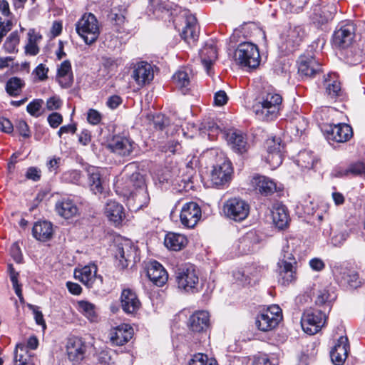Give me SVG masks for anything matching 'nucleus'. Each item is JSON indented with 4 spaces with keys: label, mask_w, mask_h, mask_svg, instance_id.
<instances>
[{
    "label": "nucleus",
    "mask_w": 365,
    "mask_h": 365,
    "mask_svg": "<svg viewBox=\"0 0 365 365\" xmlns=\"http://www.w3.org/2000/svg\"><path fill=\"white\" fill-rule=\"evenodd\" d=\"M147 275L158 287H163L168 279V274L163 265L157 261L151 262L148 267Z\"/></svg>",
    "instance_id": "25"
},
{
    "label": "nucleus",
    "mask_w": 365,
    "mask_h": 365,
    "mask_svg": "<svg viewBox=\"0 0 365 365\" xmlns=\"http://www.w3.org/2000/svg\"><path fill=\"white\" fill-rule=\"evenodd\" d=\"M133 335V328L128 324H122L110 330L109 337L113 344L123 346L132 339Z\"/></svg>",
    "instance_id": "22"
},
{
    "label": "nucleus",
    "mask_w": 365,
    "mask_h": 365,
    "mask_svg": "<svg viewBox=\"0 0 365 365\" xmlns=\"http://www.w3.org/2000/svg\"><path fill=\"white\" fill-rule=\"evenodd\" d=\"M335 299L336 295L334 293H330L329 290L324 288L318 291L316 299V304L318 305H324L327 303L329 304Z\"/></svg>",
    "instance_id": "53"
},
{
    "label": "nucleus",
    "mask_w": 365,
    "mask_h": 365,
    "mask_svg": "<svg viewBox=\"0 0 365 365\" xmlns=\"http://www.w3.org/2000/svg\"><path fill=\"white\" fill-rule=\"evenodd\" d=\"M250 212L249 205L239 198L230 200V219L236 222L244 220Z\"/></svg>",
    "instance_id": "29"
},
{
    "label": "nucleus",
    "mask_w": 365,
    "mask_h": 365,
    "mask_svg": "<svg viewBox=\"0 0 365 365\" xmlns=\"http://www.w3.org/2000/svg\"><path fill=\"white\" fill-rule=\"evenodd\" d=\"M48 68L41 63L34 71L32 74L39 81H44L48 78Z\"/></svg>",
    "instance_id": "58"
},
{
    "label": "nucleus",
    "mask_w": 365,
    "mask_h": 365,
    "mask_svg": "<svg viewBox=\"0 0 365 365\" xmlns=\"http://www.w3.org/2000/svg\"><path fill=\"white\" fill-rule=\"evenodd\" d=\"M86 346L81 339L78 337L70 338L66 345L68 359L78 363L84 359Z\"/></svg>",
    "instance_id": "23"
},
{
    "label": "nucleus",
    "mask_w": 365,
    "mask_h": 365,
    "mask_svg": "<svg viewBox=\"0 0 365 365\" xmlns=\"http://www.w3.org/2000/svg\"><path fill=\"white\" fill-rule=\"evenodd\" d=\"M110 19L113 22V30L118 34H128V29L124 27L125 17L121 13L111 11Z\"/></svg>",
    "instance_id": "48"
},
{
    "label": "nucleus",
    "mask_w": 365,
    "mask_h": 365,
    "mask_svg": "<svg viewBox=\"0 0 365 365\" xmlns=\"http://www.w3.org/2000/svg\"><path fill=\"white\" fill-rule=\"evenodd\" d=\"M136 144L133 140L121 136L115 137L108 145L113 153L123 157L130 156Z\"/></svg>",
    "instance_id": "21"
},
{
    "label": "nucleus",
    "mask_w": 365,
    "mask_h": 365,
    "mask_svg": "<svg viewBox=\"0 0 365 365\" xmlns=\"http://www.w3.org/2000/svg\"><path fill=\"white\" fill-rule=\"evenodd\" d=\"M326 322L325 314L320 310L314 308H309L304 310L302 319L301 324L303 330L313 335L320 331Z\"/></svg>",
    "instance_id": "8"
},
{
    "label": "nucleus",
    "mask_w": 365,
    "mask_h": 365,
    "mask_svg": "<svg viewBox=\"0 0 365 365\" xmlns=\"http://www.w3.org/2000/svg\"><path fill=\"white\" fill-rule=\"evenodd\" d=\"M317 159L314 156L313 153L309 150H303L299 152L297 159L296 160L298 166L302 169L310 170L314 168Z\"/></svg>",
    "instance_id": "43"
},
{
    "label": "nucleus",
    "mask_w": 365,
    "mask_h": 365,
    "mask_svg": "<svg viewBox=\"0 0 365 365\" xmlns=\"http://www.w3.org/2000/svg\"><path fill=\"white\" fill-rule=\"evenodd\" d=\"M326 138L328 140L336 143L348 141L353 135V130L350 125L346 123L329 125L325 130Z\"/></svg>",
    "instance_id": "15"
},
{
    "label": "nucleus",
    "mask_w": 365,
    "mask_h": 365,
    "mask_svg": "<svg viewBox=\"0 0 365 365\" xmlns=\"http://www.w3.org/2000/svg\"><path fill=\"white\" fill-rule=\"evenodd\" d=\"M267 155L266 161L274 168L279 166L283 160L282 149L280 138H270L266 141Z\"/></svg>",
    "instance_id": "16"
},
{
    "label": "nucleus",
    "mask_w": 365,
    "mask_h": 365,
    "mask_svg": "<svg viewBox=\"0 0 365 365\" xmlns=\"http://www.w3.org/2000/svg\"><path fill=\"white\" fill-rule=\"evenodd\" d=\"M135 83L140 87L149 84L154 78V72L152 66L145 61L137 63L131 75Z\"/></svg>",
    "instance_id": "17"
},
{
    "label": "nucleus",
    "mask_w": 365,
    "mask_h": 365,
    "mask_svg": "<svg viewBox=\"0 0 365 365\" xmlns=\"http://www.w3.org/2000/svg\"><path fill=\"white\" fill-rule=\"evenodd\" d=\"M181 16L183 18L184 26L180 36L187 43H195L198 39L200 34L197 19L189 11H185Z\"/></svg>",
    "instance_id": "13"
},
{
    "label": "nucleus",
    "mask_w": 365,
    "mask_h": 365,
    "mask_svg": "<svg viewBox=\"0 0 365 365\" xmlns=\"http://www.w3.org/2000/svg\"><path fill=\"white\" fill-rule=\"evenodd\" d=\"M7 271L9 274L10 279L11 281L13 288L15 291L16 294L21 300L23 298L21 284L19 282V273L16 272L12 264H8Z\"/></svg>",
    "instance_id": "49"
},
{
    "label": "nucleus",
    "mask_w": 365,
    "mask_h": 365,
    "mask_svg": "<svg viewBox=\"0 0 365 365\" xmlns=\"http://www.w3.org/2000/svg\"><path fill=\"white\" fill-rule=\"evenodd\" d=\"M78 309L91 322L98 321V315L96 311V306L86 300L78 301Z\"/></svg>",
    "instance_id": "42"
},
{
    "label": "nucleus",
    "mask_w": 365,
    "mask_h": 365,
    "mask_svg": "<svg viewBox=\"0 0 365 365\" xmlns=\"http://www.w3.org/2000/svg\"><path fill=\"white\" fill-rule=\"evenodd\" d=\"M32 233L37 240L46 242L51 239L53 236V225L48 221L36 222L33 227Z\"/></svg>",
    "instance_id": "35"
},
{
    "label": "nucleus",
    "mask_w": 365,
    "mask_h": 365,
    "mask_svg": "<svg viewBox=\"0 0 365 365\" xmlns=\"http://www.w3.org/2000/svg\"><path fill=\"white\" fill-rule=\"evenodd\" d=\"M87 120L92 125H98L102 120V115L97 110L91 108L87 113Z\"/></svg>",
    "instance_id": "61"
},
{
    "label": "nucleus",
    "mask_w": 365,
    "mask_h": 365,
    "mask_svg": "<svg viewBox=\"0 0 365 365\" xmlns=\"http://www.w3.org/2000/svg\"><path fill=\"white\" fill-rule=\"evenodd\" d=\"M202 216L201 208L197 202L185 203L181 210L180 219L182 225L187 228H193Z\"/></svg>",
    "instance_id": "14"
},
{
    "label": "nucleus",
    "mask_w": 365,
    "mask_h": 365,
    "mask_svg": "<svg viewBox=\"0 0 365 365\" xmlns=\"http://www.w3.org/2000/svg\"><path fill=\"white\" fill-rule=\"evenodd\" d=\"M24 86L25 83L21 78L11 77L7 81L5 89L9 96L16 97L21 93Z\"/></svg>",
    "instance_id": "44"
},
{
    "label": "nucleus",
    "mask_w": 365,
    "mask_h": 365,
    "mask_svg": "<svg viewBox=\"0 0 365 365\" xmlns=\"http://www.w3.org/2000/svg\"><path fill=\"white\" fill-rule=\"evenodd\" d=\"M31 360V355L27 347L24 344H17L14 352L16 365H26Z\"/></svg>",
    "instance_id": "47"
},
{
    "label": "nucleus",
    "mask_w": 365,
    "mask_h": 365,
    "mask_svg": "<svg viewBox=\"0 0 365 365\" xmlns=\"http://www.w3.org/2000/svg\"><path fill=\"white\" fill-rule=\"evenodd\" d=\"M108 218L118 225L125 217L123 207L115 201H110L106 204V211Z\"/></svg>",
    "instance_id": "37"
},
{
    "label": "nucleus",
    "mask_w": 365,
    "mask_h": 365,
    "mask_svg": "<svg viewBox=\"0 0 365 365\" xmlns=\"http://www.w3.org/2000/svg\"><path fill=\"white\" fill-rule=\"evenodd\" d=\"M341 280L344 284H349L351 287H357L360 285L359 274L354 270L344 269L343 271Z\"/></svg>",
    "instance_id": "50"
},
{
    "label": "nucleus",
    "mask_w": 365,
    "mask_h": 365,
    "mask_svg": "<svg viewBox=\"0 0 365 365\" xmlns=\"http://www.w3.org/2000/svg\"><path fill=\"white\" fill-rule=\"evenodd\" d=\"M210 180L217 187L223 186L228 181V161L217 163L212 167Z\"/></svg>",
    "instance_id": "31"
},
{
    "label": "nucleus",
    "mask_w": 365,
    "mask_h": 365,
    "mask_svg": "<svg viewBox=\"0 0 365 365\" xmlns=\"http://www.w3.org/2000/svg\"><path fill=\"white\" fill-rule=\"evenodd\" d=\"M178 287L187 293L200 292L201 284L196 267L192 264H185L178 268L176 272Z\"/></svg>",
    "instance_id": "3"
},
{
    "label": "nucleus",
    "mask_w": 365,
    "mask_h": 365,
    "mask_svg": "<svg viewBox=\"0 0 365 365\" xmlns=\"http://www.w3.org/2000/svg\"><path fill=\"white\" fill-rule=\"evenodd\" d=\"M260 237L255 231H250L240 238L237 250L240 254L247 255L253 250L254 245L258 244Z\"/></svg>",
    "instance_id": "33"
},
{
    "label": "nucleus",
    "mask_w": 365,
    "mask_h": 365,
    "mask_svg": "<svg viewBox=\"0 0 365 365\" xmlns=\"http://www.w3.org/2000/svg\"><path fill=\"white\" fill-rule=\"evenodd\" d=\"M234 279L242 286H247L252 284V279L248 275L245 274V271L238 269L233 272L232 274Z\"/></svg>",
    "instance_id": "57"
},
{
    "label": "nucleus",
    "mask_w": 365,
    "mask_h": 365,
    "mask_svg": "<svg viewBox=\"0 0 365 365\" xmlns=\"http://www.w3.org/2000/svg\"><path fill=\"white\" fill-rule=\"evenodd\" d=\"M349 351V342L346 336H340L337 343L330 352L332 362L336 365H341L346 360Z\"/></svg>",
    "instance_id": "30"
},
{
    "label": "nucleus",
    "mask_w": 365,
    "mask_h": 365,
    "mask_svg": "<svg viewBox=\"0 0 365 365\" xmlns=\"http://www.w3.org/2000/svg\"><path fill=\"white\" fill-rule=\"evenodd\" d=\"M43 104L42 99H34L26 106L27 112L32 116L38 118L41 115V108Z\"/></svg>",
    "instance_id": "55"
},
{
    "label": "nucleus",
    "mask_w": 365,
    "mask_h": 365,
    "mask_svg": "<svg viewBox=\"0 0 365 365\" xmlns=\"http://www.w3.org/2000/svg\"><path fill=\"white\" fill-rule=\"evenodd\" d=\"M98 268L94 264L84 266L83 268L76 269L75 278L78 279L88 288H95L103 284V277L97 275Z\"/></svg>",
    "instance_id": "11"
},
{
    "label": "nucleus",
    "mask_w": 365,
    "mask_h": 365,
    "mask_svg": "<svg viewBox=\"0 0 365 365\" xmlns=\"http://www.w3.org/2000/svg\"><path fill=\"white\" fill-rule=\"evenodd\" d=\"M173 83L180 89L187 88L190 84V78L187 72L182 70L177 71L173 76Z\"/></svg>",
    "instance_id": "52"
},
{
    "label": "nucleus",
    "mask_w": 365,
    "mask_h": 365,
    "mask_svg": "<svg viewBox=\"0 0 365 365\" xmlns=\"http://www.w3.org/2000/svg\"><path fill=\"white\" fill-rule=\"evenodd\" d=\"M138 249L128 239H123L115 245V257L118 260L121 269L128 267L130 263L140 260Z\"/></svg>",
    "instance_id": "6"
},
{
    "label": "nucleus",
    "mask_w": 365,
    "mask_h": 365,
    "mask_svg": "<svg viewBox=\"0 0 365 365\" xmlns=\"http://www.w3.org/2000/svg\"><path fill=\"white\" fill-rule=\"evenodd\" d=\"M252 365H274L265 354H258L253 356Z\"/></svg>",
    "instance_id": "60"
},
{
    "label": "nucleus",
    "mask_w": 365,
    "mask_h": 365,
    "mask_svg": "<svg viewBox=\"0 0 365 365\" xmlns=\"http://www.w3.org/2000/svg\"><path fill=\"white\" fill-rule=\"evenodd\" d=\"M88 185L95 195L102 194L105 190V180L98 168L90 167L86 170Z\"/></svg>",
    "instance_id": "24"
},
{
    "label": "nucleus",
    "mask_w": 365,
    "mask_h": 365,
    "mask_svg": "<svg viewBox=\"0 0 365 365\" xmlns=\"http://www.w3.org/2000/svg\"><path fill=\"white\" fill-rule=\"evenodd\" d=\"M128 200L134 201L136 209L147 207L150 202V196L145 183L138 188L137 191H135L134 194L132 195Z\"/></svg>",
    "instance_id": "41"
},
{
    "label": "nucleus",
    "mask_w": 365,
    "mask_h": 365,
    "mask_svg": "<svg viewBox=\"0 0 365 365\" xmlns=\"http://www.w3.org/2000/svg\"><path fill=\"white\" fill-rule=\"evenodd\" d=\"M230 145L232 150L240 156L238 165V169L240 170L243 166V155L249 148L247 135L241 131L235 130L230 137Z\"/></svg>",
    "instance_id": "19"
},
{
    "label": "nucleus",
    "mask_w": 365,
    "mask_h": 365,
    "mask_svg": "<svg viewBox=\"0 0 365 365\" xmlns=\"http://www.w3.org/2000/svg\"><path fill=\"white\" fill-rule=\"evenodd\" d=\"M359 38L353 46L346 51L347 61L356 64L365 59V28L359 32Z\"/></svg>",
    "instance_id": "20"
},
{
    "label": "nucleus",
    "mask_w": 365,
    "mask_h": 365,
    "mask_svg": "<svg viewBox=\"0 0 365 365\" xmlns=\"http://www.w3.org/2000/svg\"><path fill=\"white\" fill-rule=\"evenodd\" d=\"M201 62L205 67V69L209 76H212V65L217 58V51L213 42H207L204 47L200 50V53Z\"/></svg>",
    "instance_id": "26"
},
{
    "label": "nucleus",
    "mask_w": 365,
    "mask_h": 365,
    "mask_svg": "<svg viewBox=\"0 0 365 365\" xmlns=\"http://www.w3.org/2000/svg\"><path fill=\"white\" fill-rule=\"evenodd\" d=\"M307 51V54L299 56L298 63V72L301 76L305 77H314L317 73L321 71L322 65L316 60L312 52L314 48V43L312 44Z\"/></svg>",
    "instance_id": "10"
},
{
    "label": "nucleus",
    "mask_w": 365,
    "mask_h": 365,
    "mask_svg": "<svg viewBox=\"0 0 365 365\" xmlns=\"http://www.w3.org/2000/svg\"><path fill=\"white\" fill-rule=\"evenodd\" d=\"M56 80L62 88H70L73 82L71 63L70 61H63L57 69Z\"/></svg>",
    "instance_id": "32"
},
{
    "label": "nucleus",
    "mask_w": 365,
    "mask_h": 365,
    "mask_svg": "<svg viewBox=\"0 0 365 365\" xmlns=\"http://www.w3.org/2000/svg\"><path fill=\"white\" fill-rule=\"evenodd\" d=\"M120 307L128 315L135 316L141 308V302L135 291L131 288H124L120 297Z\"/></svg>",
    "instance_id": "12"
},
{
    "label": "nucleus",
    "mask_w": 365,
    "mask_h": 365,
    "mask_svg": "<svg viewBox=\"0 0 365 365\" xmlns=\"http://www.w3.org/2000/svg\"><path fill=\"white\" fill-rule=\"evenodd\" d=\"M349 237V233L347 230L341 231L331 237V243L334 246L341 245Z\"/></svg>",
    "instance_id": "63"
},
{
    "label": "nucleus",
    "mask_w": 365,
    "mask_h": 365,
    "mask_svg": "<svg viewBox=\"0 0 365 365\" xmlns=\"http://www.w3.org/2000/svg\"><path fill=\"white\" fill-rule=\"evenodd\" d=\"M187 243V237L181 234L169 232L165 235L164 244L169 250L179 251Z\"/></svg>",
    "instance_id": "38"
},
{
    "label": "nucleus",
    "mask_w": 365,
    "mask_h": 365,
    "mask_svg": "<svg viewBox=\"0 0 365 365\" xmlns=\"http://www.w3.org/2000/svg\"><path fill=\"white\" fill-rule=\"evenodd\" d=\"M273 222L280 230L286 228L288 225L289 217L287 209L284 205H279L272 211Z\"/></svg>",
    "instance_id": "40"
},
{
    "label": "nucleus",
    "mask_w": 365,
    "mask_h": 365,
    "mask_svg": "<svg viewBox=\"0 0 365 365\" xmlns=\"http://www.w3.org/2000/svg\"><path fill=\"white\" fill-rule=\"evenodd\" d=\"M153 123L155 129L162 130L168 125V119L164 115L158 113L153 116Z\"/></svg>",
    "instance_id": "59"
},
{
    "label": "nucleus",
    "mask_w": 365,
    "mask_h": 365,
    "mask_svg": "<svg viewBox=\"0 0 365 365\" xmlns=\"http://www.w3.org/2000/svg\"><path fill=\"white\" fill-rule=\"evenodd\" d=\"M0 19L1 21L4 22V24L6 21H9L11 27L13 28L14 16L10 10L9 4L6 0H0Z\"/></svg>",
    "instance_id": "51"
},
{
    "label": "nucleus",
    "mask_w": 365,
    "mask_h": 365,
    "mask_svg": "<svg viewBox=\"0 0 365 365\" xmlns=\"http://www.w3.org/2000/svg\"><path fill=\"white\" fill-rule=\"evenodd\" d=\"M356 32L357 26L354 22H341L333 34V45L336 48L349 50L356 42Z\"/></svg>",
    "instance_id": "5"
},
{
    "label": "nucleus",
    "mask_w": 365,
    "mask_h": 365,
    "mask_svg": "<svg viewBox=\"0 0 365 365\" xmlns=\"http://www.w3.org/2000/svg\"><path fill=\"white\" fill-rule=\"evenodd\" d=\"M325 94L331 101L336 99L342 96L341 83L338 81L328 80L325 81Z\"/></svg>",
    "instance_id": "46"
},
{
    "label": "nucleus",
    "mask_w": 365,
    "mask_h": 365,
    "mask_svg": "<svg viewBox=\"0 0 365 365\" xmlns=\"http://www.w3.org/2000/svg\"><path fill=\"white\" fill-rule=\"evenodd\" d=\"M21 36L19 31H12L6 38L3 48L8 53H15L18 52V46L20 43Z\"/></svg>",
    "instance_id": "45"
},
{
    "label": "nucleus",
    "mask_w": 365,
    "mask_h": 365,
    "mask_svg": "<svg viewBox=\"0 0 365 365\" xmlns=\"http://www.w3.org/2000/svg\"><path fill=\"white\" fill-rule=\"evenodd\" d=\"M63 178L66 181L73 184H79L81 182V172L76 170L68 171L63 175Z\"/></svg>",
    "instance_id": "62"
},
{
    "label": "nucleus",
    "mask_w": 365,
    "mask_h": 365,
    "mask_svg": "<svg viewBox=\"0 0 365 365\" xmlns=\"http://www.w3.org/2000/svg\"><path fill=\"white\" fill-rule=\"evenodd\" d=\"M252 184L256 190L265 196L270 195L277 191L276 183L265 176L253 177Z\"/></svg>",
    "instance_id": "34"
},
{
    "label": "nucleus",
    "mask_w": 365,
    "mask_h": 365,
    "mask_svg": "<svg viewBox=\"0 0 365 365\" xmlns=\"http://www.w3.org/2000/svg\"><path fill=\"white\" fill-rule=\"evenodd\" d=\"M145 183L143 176L138 172L133 173L130 176L123 177L115 185L117 192L130 198L138 188Z\"/></svg>",
    "instance_id": "9"
},
{
    "label": "nucleus",
    "mask_w": 365,
    "mask_h": 365,
    "mask_svg": "<svg viewBox=\"0 0 365 365\" xmlns=\"http://www.w3.org/2000/svg\"><path fill=\"white\" fill-rule=\"evenodd\" d=\"M258 47L248 41H241L233 55V61L240 68L250 71L257 68L260 63Z\"/></svg>",
    "instance_id": "2"
},
{
    "label": "nucleus",
    "mask_w": 365,
    "mask_h": 365,
    "mask_svg": "<svg viewBox=\"0 0 365 365\" xmlns=\"http://www.w3.org/2000/svg\"><path fill=\"white\" fill-rule=\"evenodd\" d=\"M282 319L280 307L278 305H272L257 314L255 326L262 331H269L277 327Z\"/></svg>",
    "instance_id": "7"
},
{
    "label": "nucleus",
    "mask_w": 365,
    "mask_h": 365,
    "mask_svg": "<svg viewBox=\"0 0 365 365\" xmlns=\"http://www.w3.org/2000/svg\"><path fill=\"white\" fill-rule=\"evenodd\" d=\"M28 41L26 44L25 53L29 56H36L39 53L38 43L42 39V36L36 32L34 29H29L28 34Z\"/></svg>",
    "instance_id": "39"
},
{
    "label": "nucleus",
    "mask_w": 365,
    "mask_h": 365,
    "mask_svg": "<svg viewBox=\"0 0 365 365\" xmlns=\"http://www.w3.org/2000/svg\"><path fill=\"white\" fill-rule=\"evenodd\" d=\"M76 30L85 43L91 45L98 39L100 34L98 21L94 14H85L77 21Z\"/></svg>",
    "instance_id": "4"
},
{
    "label": "nucleus",
    "mask_w": 365,
    "mask_h": 365,
    "mask_svg": "<svg viewBox=\"0 0 365 365\" xmlns=\"http://www.w3.org/2000/svg\"><path fill=\"white\" fill-rule=\"evenodd\" d=\"M55 210L58 215L67 220L78 214V206L75 202L69 197H62L59 199L56 202Z\"/></svg>",
    "instance_id": "27"
},
{
    "label": "nucleus",
    "mask_w": 365,
    "mask_h": 365,
    "mask_svg": "<svg viewBox=\"0 0 365 365\" xmlns=\"http://www.w3.org/2000/svg\"><path fill=\"white\" fill-rule=\"evenodd\" d=\"M278 264V281L284 286L289 285L290 283L294 282L297 279L296 267L292 266L291 264L284 265Z\"/></svg>",
    "instance_id": "36"
},
{
    "label": "nucleus",
    "mask_w": 365,
    "mask_h": 365,
    "mask_svg": "<svg viewBox=\"0 0 365 365\" xmlns=\"http://www.w3.org/2000/svg\"><path fill=\"white\" fill-rule=\"evenodd\" d=\"M188 326L194 333L207 334L210 327L209 312L204 310L195 312L190 317Z\"/></svg>",
    "instance_id": "18"
},
{
    "label": "nucleus",
    "mask_w": 365,
    "mask_h": 365,
    "mask_svg": "<svg viewBox=\"0 0 365 365\" xmlns=\"http://www.w3.org/2000/svg\"><path fill=\"white\" fill-rule=\"evenodd\" d=\"M304 31L300 26H294L287 31L283 45L287 52H293L299 46L304 37Z\"/></svg>",
    "instance_id": "28"
},
{
    "label": "nucleus",
    "mask_w": 365,
    "mask_h": 365,
    "mask_svg": "<svg viewBox=\"0 0 365 365\" xmlns=\"http://www.w3.org/2000/svg\"><path fill=\"white\" fill-rule=\"evenodd\" d=\"M228 97L225 91H219L214 95V106H223L227 102Z\"/></svg>",
    "instance_id": "64"
},
{
    "label": "nucleus",
    "mask_w": 365,
    "mask_h": 365,
    "mask_svg": "<svg viewBox=\"0 0 365 365\" xmlns=\"http://www.w3.org/2000/svg\"><path fill=\"white\" fill-rule=\"evenodd\" d=\"M279 262H280V264L282 265L287 264L289 263L292 266L297 264L296 259L288 245L283 247L282 251V259H280Z\"/></svg>",
    "instance_id": "54"
},
{
    "label": "nucleus",
    "mask_w": 365,
    "mask_h": 365,
    "mask_svg": "<svg viewBox=\"0 0 365 365\" xmlns=\"http://www.w3.org/2000/svg\"><path fill=\"white\" fill-rule=\"evenodd\" d=\"M351 174L353 175H362L365 174V163L356 162L352 163L349 167L344 170V175H348Z\"/></svg>",
    "instance_id": "56"
},
{
    "label": "nucleus",
    "mask_w": 365,
    "mask_h": 365,
    "mask_svg": "<svg viewBox=\"0 0 365 365\" xmlns=\"http://www.w3.org/2000/svg\"><path fill=\"white\" fill-rule=\"evenodd\" d=\"M282 98L274 92L262 94L259 101L253 106V110L257 118L263 121H273L279 115Z\"/></svg>",
    "instance_id": "1"
}]
</instances>
